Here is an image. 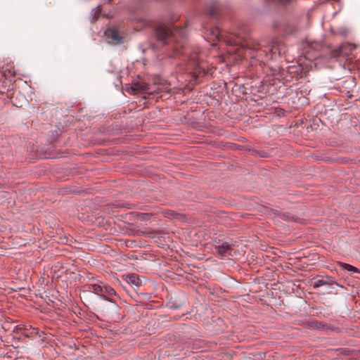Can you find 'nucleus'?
<instances>
[{"instance_id": "1", "label": "nucleus", "mask_w": 360, "mask_h": 360, "mask_svg": "<svg viewBox=\"0 0 360 360\" xmlns=\"http://www.w3.org/2000/svg\"><path fill=\"white\" fill-rule=\"evenodd\" d=\"M155 34L158 39L163 44H171L174 55L179 53V49L183 46V41L186 36L185 29L172 24L158 26Z\"/></svg>"}, {"instance_id": "2", "label": "nucleus", "mask_w": 360, "mask_h": 360, "mask_svg": "<svg viewBox=\"0 0 360 360\" xmlns=\"http://www.w3.org/2000/svg\"><path fill=\"white\" fill-rule=\"evenodd\" d=\"M234 245L229 244L228 243H222L215 246L217 253L221 257H225L232 255V251L233 250Z\"/></svg>"}, {"instance_id": "3", "label": "nucleus", "mask_w": 360, "mask_h": 360, "mask_svg": "<svg viewBox=\"0 0 360 360\" xmlns=\"http://www.w3.org/2000/svg\"><path fill=\"white\" fill-rule=\"evenodd\" d=\"M105 34L108 39H110L112 43L114 44H119L122 43V37L116 30L108 29L105 32Z\"/></svg>"}, {"instance_id": "4", "label": "nucleus", "mask_w": 360, "mask_h": 360, "mask_svg": "<svg viewBox=\"0 0 360 360\" xmlns=\"http://www.w3.org/2000/svg\"><path fill=\"white\" fill-rule=\"evenodd\" d=\"M123 277L124 278V280L127 281V283L131 285L138 287L141 284V280L138 276V275L135 274L124 275Z\"/></svg>"}, {"instance_id": "5", "label": "nucleus", "mask_w": 360, "mask_h": 360, "mask_svg": "<svg viewBox=\"0 0 360 360\" xmlns=\"http://www.w3.org/2000/svg\"><path fill=\"white\" fill-rule=\"evenodd\" d=\"M103 283H91L86 285L88 290L94 292L95 294L101 297V294L103 292Z\"/></svg>"}, {"instance_id": "6", "label": "nucleus", "mask_w": 360, "mask_h": 360, "mask_svg": "<svg viewBox=\"0 0 360 360\" xmlns=\"http://www.w3.org/2000/svg\"><path fill=\"white\" fill-rule=\"evenodd\" d=\"M102 291L103 292L101 294V297H103V299L106 300H109L106 298L107 296L116 295L115 290L111 286L108 285L103 284Z\"/></svg>"}, {"instance_id": "7", "label": "nucleus", "mask_w": 360, "mask_h": 360, "mask_svg": "<svg viewBox=\"0 0 360 360\" xmlns=\"http://www.w3.org/2000/svg\"><path fill=\"white\" fill-rule=\"evenodd\" d=\"M101 15V9L99 6H96V8H93L91 13V21L94 22L96 21L99 16Z\"/></svg>"}, {"instance_id": "8", "label": "nucleus", "mask_w": 360, "mask_h": 360, "mask_svg": "<svg viewBox=\"0 0 360 360\" xmlns=\"http://www.w3.org/2000/svg\"><path fill=\"white\" fill-rule=\"evenodd\" d=\"M271 52L274 55L276 53H278V55H281L284 53L285 51L283 49V46H281V44H275L274 45L272 46L271 49Z\"/></svg>"}, {"instance_id": "9", "label": "nucleus", "mask_w": 360, "mask_h": 360, "mask_svg": "<svg viewBox=\"0 0 360 360\" xmlns=\"http://www.w3.org/2000/svg\"><path fill=\"white\" fill-rule=\"evenodd\" d=\"M211 35L219 41L222 40L221 32L217 28L211 32Z\"/></svg>"}, {"instance_id": "10", "label": "nucleus", "mask_w": 360, "mask_h": 360, "mask_svg": "<svg viewBox=\"0 0 360 360\" xmlns=\"http://www.w3.org/2000/svg\"><path fill=\"white\" fill-rule=\"evenodd\" d=\"M326 285H328V283L326 281L323 279H319L314 283L313 286L314 288H316Z\"/></svg>"}, {"instance_id": "11", "label": "nucleus", "mask_w": 360, "mask_h": 360, "mask_svg": "<svg viewBox=\"0 0 360 360\" xmlns=\"http://www.w3.org/2000/svg\"><path fill=\"white\" fill-rule=\"evenodd\" d=\"M341 266L345 269H347V271H353V272H356V268L353 266H352V265H350V264L342 263V264H341Z\"/></svg>"}, {"instance_id": "12", "label": "nucleus", "mask_w": 360, "mask_h": 360, "mask_svg": "<svg viewBox=\"0 0 360 360\" xmlns=\"http://www.w3.org/2000/svg\"><path fill=\"white\" fill-rule=\"evenodd\" d=\"M131 88L134 91H137V90L141 89V86L138 83H135L133 84Z\"/></svg>"}, {"instance_id": "13", "label": "nucleus", "mask_w": 360, "mask_h": 360, "mask_svg": "<svg viewBox=\"0 0 360 360\" xmlns=\"http://www.w3.org/2000/svg\"><path fill=\"white\" fill-rule=\"evenodd\" d=\"M191 60H193V63H194L195 64H196V65H197L200 68H202V67H201L200 64L199 63L198 60H195V57H194V56H191Z\"/></svg>"}, {"instance_id": "14", "label": "nucleus", "mask_w": 360, "mask_h": 360, "mask_svg": "<svg viewBox=\"0 0 360 360\" xmlns=\"http://www.w3.org/2000/svg\"><path fill=\"white\" fill-rule=\"evenodd\" d=\"M282 218L284 219V220H286V221H290L291 219V217H290L287 214L284 213L282 214Z\"/></svg>"}, {"instance_id": "15", "label": "nucleus", "mask_w": 360, "mask_h": 360, "mask_svg": "<svg viewBox=\"0 0 360 360\" xmlns=\"http://www.w3.org/2000/svg\"><path fill=\"white\" fill-rule=\"evenodd\" d=\"M338 53H339V51L338 50H335L334 51L332 52L331 53V56L333 58H337L338 57Z\"/></svg>"}, {"instance_id": "16", "label": "nucleus", "mask_w": 360, "mask_h": 360, "mask_svg": "<svg viewBox=\"0 0 360 360\" xmlns=\"http://www.w3.org/2000/svg\"><path fill=\"white\" fill-rule=\"evenodd\" d=\"M141 215H142L143 217H145V216L147 217V216H148V214L142 213V214H141Z\"/></svg>"}]
</instances>
